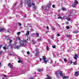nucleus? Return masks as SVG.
Segmentation results:
<instances>
[{
  "mask_svg": "<svg viewBox=\"0 0 79 79\" xmlns=\"http://www.w3.org/2000/svg\"><path fill=\"white\" fill-rule=\"evenodd\" d=\"M66 24L67 25L69 24V22H67L66 23Z\"/></svg>",
  "mask_w": 79,
  "mask_h": 79,
  "instance_id": "38",
  "label": "nucleus"
},
{
  "mask_svg": "<svg viewBox=\"0 0 79 79\" xmlns=\"http://www.w3.org/2000/svg\"><path fill=\"white\" fill-rule=\"evenodd\" d=\"M71 36V35H67V37H70Z\"/></svg>",
  "mask_w": 79,
  "mask_h": 79,
  "instance_id": "42",
  "label": "nucleus"
},
{
  "mask_svg": "<svg viewBox=\"0 0 79 79\" xmlns=\"http://www.w3.org/2000/svg\"><path fill=\"white\" fill-rule=\"evenodd\" d=\"M63 77V79H67V78H68V77H66V76H65L64 75L62 77Z\"/></svg>",
  "mask_w": 79,
  "mask_h": 79,
  "instance_id": "19",
  "label": "nucleus"
},
{
  "mask_svg": "<svg viewBox=\"0 0 79 79\" xmlns=\"http://www.w3.org/2000/svg\"><path fill=\"white\" fill-rule=\"evenodd\" d=\"M53 30H55V29L53 28Z\"/></svg>",
  "mask_w": 79,
  "mask_h": 79,
  "instance_id": "64",
  "label": "nucleus"
},
{
  "mask_svg": "<svg viewBox=\"0 0 79 79\" xmlns=\"http://www.w3.org/2000/svg\"><path fill=\"white\" fill-rule=\"evenodd\" d=\"M52 48H56L55 45H54L53 46H52Z\"/></svg>",
  "mask_w": 79,
  "mask_h": 79,
  "instance_id": "29",
  "label": "nucleus"
},
{
  "mask_svg": "<svg viewBox=\"0 0 79 79\" xmlns=\"http://www.w3.org/2000/svg\"><path fill=\"white\" fill-rule=\"evenodd\" d=\"M46 49L47 50V51H49V49L48 48V46H46Z\"/></svg>",
  "mask_w": 79,
  "mask_h": 79,
  "instance_id": "24",
  "label": "nucleus"
},
{
  "mask_svg": "<svg viewBox=\"0 0 79 79\" xmlns=\"http://www.w3.org/2000/svg\"><path fill=\"white\" fill-rule=\"evenodd\" d=\"M38 40H39V41H42V39H39Z\"/></svg>",
  "mask_w": 79,
  "mask_h": 79,
  "instance_id": "44",
  "label": "nucleus"
},
{
  "mask_svg": "<svg viewBox=\"0 0 79 79\" xmlns=\"http://www.w3.org/2000/svg\"><path fill=\"white\" fill-rule=\"evenodd\" d=\"M32 42H33V43H36V42L35 41V40H33L32 41Z\"/></svg>",
  "mask_w": 79,
  "mask_h": 79,
  "instance_id": "30",
  "label": "nucleus"
},
{
  "mask_svg": "<svg viewBox=\"0 0 79 79\" xmlns=\"http://www.w3.org/2000/svg\"><path fill=\"white\" fill-rule=\"evenodd\" d=\"M34 3H32V5H33V6H34Z\"/></svg>",
  "mask_w": 79,
  "mask_h": 79,
  "instance_id": "54",
  "label": "nucleus"
},
{
  "mask_svg": "<svg viewBox=\"0 0 79 79\" xmlns=\"http://www.w3.org/2000/svg\"><path fill=\"white\" fill-rule=\"evenodd\" d=\"M74 75L75 76H76L77 77L78 76H79V73H78V72L76 71L75 72Z\"/></svg>",
  "mask_w": 79,
  "mask_h": 79,
  "instance_id": "5",
  "label": "nucleus"
},
{
  "mask_svg": "<svg viewBox=\"0 0 79 79\" xmlns=\"http://www.w3.org/2000/svg\"><path fill=\"white\" fill-rule=\"evenodd\" d=\"M10 40L9 41L10 43H11V42H12V40Z\"/></svg>",
  "mask_w": 79,
  "mask_h": 79,
  "instance_id": "39",
  "label": "nucleus"
},
{
  "mask_svg": "<svg viewBox=\"0 0 79 79\" xmlns=\"http://www.w3.org/2000/svg\"><path fill=\"white\" fill-rule=\"evenodd\" d=\"M21 63H23V61H21Z\"/></svg>",
  "mask_w": 79,
  "mask_h": 79,
  "instance_id": "57",
  "label": "nucleus"
},
{
  "mask_svg": "<svg viewBox=\"0 0 79 79\" xmlns=\"http://www.w3.org/2000/svg\"><path fill=\"white\" fill-rule=\"evenodd\" d=\"M78 3H79V2H78V1L75 0V2H74V3L72 5L73 7H75V6H76V5H77V4H78Z\"/></svg>",
  "mask_w": 79,
  "mask_h": 79,
  "instance_id": "1",
  "label": "nucleus"
},
{
  "mask_svg": "<svg viewBox=\"0 0 79 79\" xmlns=\"http://www.w3.org/2000/svg\"><path fill=\"white\" fill-rule=\"evenodd\" d=\"M29 2H30L28 3ZM27 2H28L27 6H29V7H31V5H32V4H31V1L30 0H27Z\"/></svg>",
  "mask_w": 79,
  "mask_h": 79,
  "instance_id": "2",
  "label": "nucleus"
},
{
  "mask_svg": "<svg viewBox=\"0 0 79 79\" xmlns=\"http://www.w3.org/2000/svg\"><path fill=\"white\" fill-rule=\"evenodd\" d=\"M26 42V40H24V42Z\"/></svg>",
  "mask_w": 79,
  "mask_h": 79,
  "instance_id": "53",
  "label": "nucleus"
},
{
  "mask_svg": "<svg viewBox=\"0 0 79 79\" xmlns=\"http://www.w3.org/2000/svg\"><path fill=\"white\" fill-rule=\"evenodd\" d=\"M35 56H37V54L36 53V54H35Z\"/></svg>",
  "mask_w": 79,
  "mask_h": 79,
  "instance_id": "51",
  "label": "nucleus"
},
{
  "mask_svg": "<svg viewBox=\"0 0 79 79\" xmlns=\"http://www.w3.org/2000/svg\"><path fill=\"white\" fill-rule=\"evenodd\" d=\"M3 46V45H2L1 44H0V49L1 48V47H2ZM3 53V52H2V51H1L0 52V55H1V54H2V53Z\"/></svg>",
  "mask_w": 79,
  "mask_h": 79,
  "instance_id": "10",
  "label": "nucleus"
},
{
  "mask_svg": "<svg viewBox=\"0 0 79 79\" xmlns=\"http://www.w3.org/2000/svg\"><path fill=\"white\" fill-rule=\"evenodd\" d=\"M69 63H73V61L72 60H71L69 62Z\"/></svg>",
  "mask_w": 79,
  "mask_h": 79,
  "instance_id": "34",
  "label": "nucleus"
},
{
  "mask_svg": "<svg viewBox=\"0 0 79 79\" xmlns=\"http://www.w3.org/2000/svg\"><path fill=\"white\" fill-rule=\"evenodd\" d=\"M52 8H55V5H52Z\"/></svg>",
  "mask_w": 79,
  "mask_h": 79,
  "instance_id": "46",
  "label": "nucleus"
},
{
  "mask_svg": "<svg viewBox=\"0 0 79 79\" xmlns=\"http://www.w3.org/2000/svg\"><path fill=\"white\" fill-rule=\"evenodd\" d=\"M61 9L63 11H67V10L66 9V8H64V7H62L61 8Z\"/></svg>",
  "mask_w": 79,
  "mask_h": 79,
  "instance_id": "14",
  "label": "nucleus"
},
{
  "mask_svg": "<svg viewBox=\"0 0 79 79\" xmlns=\"http://www.w3.org/2000/svg\"><path fill=\"white\" fill-rule=\"evenodd\" d=\"M18 59L19 60H21V59H20V58H19Z\"/></svg>",
  "mask_w": 79,
  "mask_h": 79,
  "instance_id": "56",
  "label": "nucleus"
},
{
  "mask_svg": "<svg viewBox=\"0 0 79 79\" xmlns=\"http://www.w3.org/2000/svg\"><path fill=\"white\" fill-rule=\"evenodd\" d=\"M8 65L9 66H10V68H13V65L11 64V63H9L8 64Z\"/></svg>",
  "mask_w": 79,
  "mask_h": 79,
  "instance_id": "7",
  "label": "nucleus"
},
{
  "mask_svg": "<svg viewBox=\"0 0 79 79\" xmlns=\"http://www.w3.org/2000/svg\"><path fill=\"white\" fill-rule=\"evenodd\" d=\"M18 24L19 26H21V25H22V24H21V23H18Z\"/></svg>",
  "mask_w": 79,
  "mask_h": 79,
  "instance_id": "37",
  "label": "nucleus"
},
{
  "mask_svg": "<svg viewBox=\"0 0 79 79\" xmlns=\"http://www.w3.org/2000/svg\"><path fill=\"white\" fill-rule=\"evenodd\" d=\"M51 39H53V37H51Z\"/></svg>",
  "mask_w": 79,
  "mask_h": 79,
  "instance_id": "55",
  "label": "nucleus"
},
{
  "mask_svg": "<svg viewBox=\"0 0 79 79\" xmlns=\"http://www.w3.org/2000/svg\"><path fill=\"white\" fill-rule=\"evenodd\" d=\"M26 35L27 37H28V35H29V31H27V33L26 34Z\"/></svg>",
  "mask_w": 79,
  "mask_h": 79,
  "instance_id": "12",
  "label": "nucleus"
},
{
  "mask_svg": "<svg viewBox=\"0 0 79 79\" xmlns=\"http://www.w3.org/2000/svg\"><path fill=\"white\" fill-rule=\"evenodd\" d=\"M59 74H60V76H63V72H62V71H60V73H59Z\"/></svg>",
  "mask_w": 79,
  "mask_h": 79,
  "instance_id": "11",
  "label": "nucleus"
},
{
  "mask_svg": "<svg viewBox=\"0 0 79 79\" xmlns=\"http://www.w3.org/2000/svg\"><path fill=\"white\" fill-rule=\"evenodd\" d=\"M27 53L28 55H29V51L27 52Z\"/></svg>",
  "mask_w": 79,
  "mask_h": 79,
  "instance_id": "40",
  "label": "nucleus"
},
{
  "mask_svg": "<svg viewBox=\"0 0 79 79\" xmlns=\"http://www.w3.org/2000/svg\"><path fill=\"white\" fill-rule=\"evenodd\" d=\"M44 71V69H37V71L38 72H41V71Z\"/></svg>",
  "mask_w": 79,
  "mask_h": 79,
  "instance_id": "8",
  "label": "nucleus"
},
{
  "mask_svg": "<svg viewBox=\"0 0 79 79\" xmlns=\"http://www.w3.org/2000/svg\"><path fill=\"white\" fill-rule=\"evenodd\" d=\"M3 76H4V77H7L5 75H3Z\"/></svg>",
  "mask_w": 79,
  "mask_h": 79,
  "instance_id": "47",
  "label": "nucleus"
},
{
  "mask_svg": "<svg viewBox=\"0 0 79 79\" xmlns=\"http://www.w3.org/2000/svg\"><path fill=\"white\" fill-rule=\"evenodd\" d=\"M35 34L37 37H39V33H36Z\"/></svg>",
  "mask_w": 79,
  "mask_h": 79,
  "instance_id": "22",
  "label": "nucleus"
},
{
  "mask_svg": "<svg viewBox=\"0 0 79 79\" xmlns=\"http://www.w3.org/2000/svg\"><path fill=\"white\" fill-rule=\"evenodd\" d=\"M24 44L23 43V44H21L20 43V45H19V46H17V47H15V48H17V49H19V48L20 47H21V46L22 45H24Z\"/></svg>",
  "mask_w": 79,
  "mask_h": 79,
  "instance_id": "3",
  "label": "nucleus"
},
{
  "mask_svg": "<svg viewBox=\"0 0 79 79\" xmlns=\"http://www.w3.org/2000/svg\"><path fill=\"white\" fill-rule=\"evenodd\" d=\"M31 31H34V29H31Z\"/></svg>",
  "mask_w": 79,
  "mask_h": 79,
  "instance_id": "50",
  "label": "nucleus"
},
{
  "mask_svg": "<svg viewBox=\"0 0 79 79\" xmlns=\"http://www.w3.org/2000/svg\"><path fill=\"white\" fill-rule=\"evenodd\" d=\"M3 48L4 49V50H6V47L5 46H4L3 47Z\"/></svg>",
  "mask_w": 79,
  "mask_h": 79,
  "instance_id": "27",
  "label": "nucleus"
},
{
  "mask_svg": "<svg viewBox=\"0 0 79 79\" xmlns=\"http://www.w3.org/2000/svg\"><path fill=\"white\" fill-rule=\"evenodd\" d=\"M6 37L7 40H10V37H9V36H6Z\"/></svg>",
  "mask_w": 79,
  "mask_h": 79,
  "instance_id": "18",
  "label": "nucleus"
},
{
  "mask_svg": "<svg viewBox=\"0 0 79 79\" xmlns=\"http://www.w3.org/2000/svg\"><path fill=\"white\" fill-rule=\"evenodd\" d=\"M9 54L10 56H11V55H12V54L11 53H10Z\"/></svg>",
  "mask_w": 79,
  "mask_h": 79,
  "instance_id": "49",
  "label": "nucleus"
},
{
  "mask_svg": "<svg viewBox=\"0 0 79 79\" xmlns=\"http://www.w3.org/2000/svg\"><path fill=\"white\" fill-rule=\"evenodd\" d=\"M35 52L37 54L39 55V50L37 48H36L35 49Z\"/></svg>",
  "mask_w": 79,
  "mask_h": 79,
  "instance_id": "13",
  "label": "nucleus"
},
{
  "mask_svg": "<svg viewBox=\"0 0 79 79\" xmlns=\"http://www.w3.org/2000/svg\"><path fill=\"white\" fill-rule=\"evenodd\" d=\"M46 33H48V32L47 31H46Z\"/></svg>",
  "mask_w": 79,
  "mask_h": 79,
  "instance_id": "58",
  "label": "nucleus"
},
{
  "mask_svg": "<svg viewBox=\"0 0 79 79\" xmlns=\"http://www.w3.org/2000/svg\"><path fill=\"white\" fill-rule=\"evenodd\" d=\"M57 35L58 36H60V35L59 34H57Z\"/></svg>",
  "mask_w": 79,
  "mask_h": 79,
  "instance_id": "45",
  "label": "nucleus"
},
{
  "mask_svg": "<svg viewBox=\"0 0 79 79\" xmlns=\"http://www.w3.org/2000/svg\"><path fill=\"white\" fill-rule=\"evenodd\" d=\"M52 4H48L47 7H48V8L49 9L50 8V7H51V5Z\"/></svg>",
  "mask_w": 79,
  "mask_h": 79,
  "instance_id": "16",
  "label": "nucleus"
},
{
  "mask_svg": "<svg viewBox=\"0 0 79 79\" xmlns=\"http://www.w3.org/2000/svg\"><path fill=\"white\" fill-rule=\"evenodd\" d=\"M78 58V56H77V54H75L74 55V58L75 60H77V58Z\"/></svg>",
  "mask_w": 79,
  "mask_h": 79,
  "instance_id": "4",
  "label": "nucleus"
},
{
  "mask_svg": "<svg viewBox=\"0 0 79 79\" xmlns=\"http://www.w3.org/2000/svg\"><path fill=\"white\" fill-rule=\"evenodd\" d=\"M64 61L65 62H67V61H68V60H66V59L64 58Z\"/></svg>",
  "mask_w": 79,
  "mask_h": 79,
  "instance_id": "25",
  "label": "nucleus"
},
{
  "mask_svg": "<svg viewBox=\"0 0 79 79\" xmlns=\"http://www.w3.org/2000/svg\"><path fill=\"white\" fill-rule=\"evenodd\" d=\"M30 27H32V26L31 25H30Z\"/></svg>",
  "mask_w": 79,
  "mask_h": 79,
  "instance_id": "52",
  "label": "nucleus"
},
{
  "mask_svg": "<svg viewBox=\"0 0 79 79\" xmlns=\"http://www.w3.org/2000/svg\"><path fill=\"white\" fill-rule=\"evenodd\" d=\"M27 40H28V39H27Z\"/></svg>",
  "mask_w": 79,
  "mask_h": 79,
  "instance_id": "62",
  "label": "nucleus"
},
{
  "mask_svg": "<svg viewBox=\"0 0 79 79\" xmlns=\"http://www.w3.org/2000/svg\"><path fill=\"white\" fill-rule=\"evenodd\" d=\"M58 19H63V18L61 17H58Z\"/></svg>",
  "mask_w": 79,
  "mask_h": 79,
  "instance_id": "33",
  "label": "nucleus"
},
{
  "mask_svg": "<svg viewBox=\"0 0 79 79\" xmlns=\"http://www.w3.org/2000/svg\"><path fill=\"white\" fill-rule=\"evenodd\" d=\"M68 21H71V18H69L67 19Z\"/></svg>",
  "mask_w": 79,
  "mask_h": 79,
  "instance_id": "36",
  "label": "nucleus"
},
{
  "mask_svg": "<svg viewBox=\"0 0 79 79\" xmlns=\"http://www.w3.org/2000/svg\"><path fill=\"white\" fill-rule=\"evenodd\" d=\"M39 59H40V62H41V61H42L43 60H42V58H39Z\"/></svg>",
  "mask_w": 79,
  "mask_h": 79,
  "instance_id": "32",
  "label": "nucleus"
},
{
  "mask_svg": "<svg viewBox=\"0 0 79 79\" xmlns=\"http://www.w3.org/2000/svg\"><path fill=\"white\" fill-rule=\"evenodd\" d=\"M73 64L74 65H76V64H77V62H73Z\"/></svg>",
  "mask_w": 79,
  "mask_h": 79,
  "instance_id": "23",
  "label": "nucleus"
},
{
  "mask_svg": "<svg viewBox=\"0 0 79 79\" xmlns=\"http://www.w3.org/2000/svg\"><path fill=\"white\" fill-rule=\"evenodd\" d=\"M17 39H18V40H21L20 38L18 36L17 37Z\"/></svg>",
  "mask_w": 79,
  "mask_h": 79,
  "instance_id": "31",
  "label": "nucleus"
},
{
  "mask_svg": "<svg viewBox=\"0 0 79 79\" xmlns=\"http://www.w3.org/2000/svg\"><path fill=\"white\" fill-rule=\"evenodd\" d=\"M46 76L48 79H52V78L50 77L49 76V75L48 74L46 75Z\"/></svg>",
  "mask_w": 79,
  "mask_h": 79,
  "instance_id": "9",
  "label": "nucleus"
},
{
  "mask_svg": "<svg viewBox=\"0 0 79 79\" xmlns=\"http://www.w3.org/2000/svg\"><path fill=\"white\" fill-rule=\"evenodd\" d=\"M30 79H34V77H31Z\"/></svg>",
  "mask_w": 79,
  "mask_h": 79,
  "instance_id": "48",
  "label": "nucleus"
},
{
  "mask_svg": "<svg viewBox=\"0 0 79 79\" xmlns=\"http://www.w3.org/2000/svg\"><path fill=\"white\" fill-rule=\"evenodd\" d=\"M48 60H43V62H44V63H45V64H47V62H48Z\"/></svg>",
  "mask_w": 79,
  "mask_h": 79,
  "instance_id": "17",
  "label": "nucleus"
},
{
  "mask_svg": "<svg viewBox=\"0 0 79 79\" xmlns=\"http://www.w3.org/2000/svg\"><path fill=\"white\" fill-rule=\"evenodd\" d=\"M21 34V32H19L17 33V34L18 35H19L20 34Z\"/></svg>",
  "mask_w": 79,
  "mask_h": 79,
  "instance_id": "26",
  "label": "nucleus"
},
{
  "mask_svg": "<svg viewBox=\"0 0 79 79\" xmlns=\"http://www.w3.org/2000/svg\"><path fill=\"white\" fill-rule=\"evenodd\" d=\"M42 59L43 60H47V58H46V57L45 56H43Z\"/></svg>",
  "mask_w": 79,
  "mask_h": 79,
  "instance_id": "15",
  "label": "nucleus"
},
{
  "mask_svg": "<svg viewBox=\"0 0 79 79\" xmlns=\"http://www.w3.org/2000/svg\"><path fill=\"white\" fill-rule=\"evenodd\" d=\"M3 28H1L0 29V32H3Z\"/></svg>",
  "mask_w": 79,
  "mask_h": 79,
  "instance_id": "21",
  "label": "nucleus"
},
{
  "mask_svg": "<svg viewBox=\"0 0 79 79\" xmlns=\"http://www.w3.org/2000/svg\"><path fill=\"white\" fill-rule=\"evenodd\" d=\"M77 32H78V31H77V30H75L73 32V33H74V34H76L77 33Z\"/></svg>",
  "mask_w": 79,
  "mask_h": 79,
  "instance_id": "20",
  "label": "nucleus"
},
{
  "mask_svg": "<svg viewBox=\"0 0 79 79\" xmlns=\"http://www.w3.org/2000/svg\"><path fill=\"white\" fill-rule=\"evenodd\" d=\"M11 48H13V47H12V46H11Z\"/></svg>",
  "mask_w": 79,
  "mask_h": 79,
  "instance_id": "59",
  "label": "nucleus"
},
{
  "mask_svg": "<svg viewBox=\"0 0 79 79\" xmlns=\"http://www.w3.org/2000/svg\"><path fill=\"white\" fill-rule=\"evenodd\" d=\"M21 3H23V2H21Z\"/></svg>",
  "mask_w": 79,
  "mask_h": 79,
  "instance_id": "61",
  "label": "nucleus"
},
{
  "mask_svg": "<svg viewBox=\"0 0 79 79\" xmlns=\"http://www.w3.org/2000/svg\"><path fill=\"white\" fill-rule=\"evenodd\" d=\"M46 28L47 29H49V27H48V26H47Z\"/></svg>",
  "mask_w": 79,
  "mask_h": 79,
  "instance_id": "41",
  "label": "nucleus"
},
{
  "mask_svg": "<svg viewBox=\"0 0 79 79\" xmlns=\"http://www.w3.org/2000/svg\"><path fill=\"white\" fill-rule=\"evenodd\" d=\"M44 7H46V6H41V8L44 9Z\"/></svg>",
  "mask_w": 79,
  "mask_h": 79,
  "instance_id": "35",
  "label": "nucleus"
},
{
  "mask_svg": "<svg viewBox=\"0 0 79 79\" xmlns=\"http://www.w3.org/2000/svg\"><path fill=\"white\" fill-rule=\"evenodd\" d=\"M18 63H21V60H19L18 61Z\"/></svg>",
  "mask_w": 79,
  "mask_h": 79,
  "instance_id": "43",
  "label": "nucleus"
},
{
  "mask_svg": "<svg viewBox=\"0 0 79 79\" xmlns=\"http://www.w3.org/2000/svg\"><path fill=\"white\" fill-rule=\"evenodd\" d=\"M51 61H52V60H51Z\"/></svg>",
  "mask_w": 79,
  "mask_h": 79,
  "instance_id": "63",
  "label": "nucleus"
},
{
  "mask_svg": "<svg viewBox=\"0 0 79 79\" xmlns=\"http://www.w3.org/2000/svg\"><path fill=\"white\" fill-rule=\"evenodd\" d=\"M45 9L46 10H47V8H45Z\"/></svg>",
  "mask_w": 79,
  "mask_h": 79,
  "instance_id": "60",
  "label": "nucleus"
},
{
  "mask_svg": "<svg viewBox=\"0 0 79 79\" xmlns=\"http://www.w3.org/2000/svg\"><path fill=\"white\" fill-rule=\"evenodd\" d=\"M55 74L56 75V76L58 77L59 76V74L60 73H59V71H57V72H56Z\"/></svg>",
  "mask_w": 79,
  "mask_h": 79,
  "instance_id": "6",
  "label": "nucleus"
},
{
  "mask_svg": "<svg viewBox=\"0 0 79 79\" xmlns=\"http://www.w3.org/2000/svg\"><path fill=\"white\" fill-rule=\"evenodd\" d=\"M66 27V28H67V29H70V27H69L68 26H67Z\"/></svg>",
  "mask_w": 79,
  "mask_h": 79,
  "instance_id": "28",
  "label": "nucleus"
}]
</instances>
